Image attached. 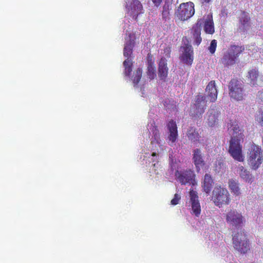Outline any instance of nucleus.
Returning <instances> with one entry per match:
<instances>
[{
    "mask_svg": "<svg viewBox=\"0 0 263 263\" xmlns=\"http://www.w3.org/2000/svg\"><path fill=\"white\" fill-rule=\"evenodd\" d=\"M146 60H147V66L154 65V60L153 59V55L151 53H148L147 54Z\"/></svg>",
    "mask_w": 263,
    "mask_h": 263,
    "instance_id": "72a5a7b5",
    "label": "nucleus"
},
{
    "mask_svg": "<svg viewBox=\"0 0 263 263\" xmlns=\"http://www.w3.org/2000/svg\"><path fill=\"white\" fill-rule=\"evenodd\" d=\"M167 126L169 130L168 143L170 145L172 146L178 138L177 127L176 122L173 120H170L167 123Z\"/></svg>",
    "mask_w": 263,
    "mask_h": 263,
    "instance_id": "2eb2a0df",
    "label": "nucleus"
},
{
    "mask_svg": "<svg viewBox=\"0 0 263 263\" xmlns=\"http://www.w3.org/2000/svg\"><path fill=\"white\" fill-rule=\"evenodd\" d=\"M248 163L252 169L257 170L262 162L263 151L260 146L253 143L248 152Z\"/></svg>",
    "mask_w": 263,
    "mask_h": 263,
    "instance_id": "7ed1b4c3",
    "label": "nucleus"
},
{
    "mask_svg": "<svg viewBox=\"0 0 263 263\" xmlns=\"http://www.w3.org/2000/svg\"><path fill=\"white\" fill-rule=\"evenodd\" d=\"M195 13L194 4L192 2L182 3L177 11V16L181 21H186L191 18Z\"/></svg>",
    "mask_w": 263,
    "mask_h": 263,
    "instance_id": "6e6552de",
    "label": "nucleus"
},
{
    "mask_svg": "<svg viewBox=\"0 0 263 263\" xmlns=\"http://www.w3.org/2000/svg\"><path fill=\"white\" fill-rule=\"evenodd\" d=\"M228 186L231 193L235 196H238L241 194L240 188L239 183L236 180L230 179L228 182Z\"/></svg>",
    "mask_w": 263,
    "mask_h": 263,
    "instance_id": "a878e982",
    "label": "nucleus"
},
{
    "mask_svg": "<svg viewBox=\"0 0 263 263\" xmlns=\"http://www.w3.org/2000/svg\"><path fill=\"white\" fill-rule=\"evenodd\" d=\"M142 70L140 68H138L136 72L134 73L133 77V82L134 86H137L140 82L142 77Z\"/></svg>",
    "mask_w": 263,
    "mask_h": 263,
    "instance_id": "c756f323",
    "label": "nucleus"
},
{
    "mask_svg": "<svg viewBox=\"0 0 263 263\" xmlns=\"http://www.w3.org/2000/svg\"><path fill=\"white\" fill-rule=\"evenodd\" d=\"M192 159L197 171H199L200 167L205 164L201 152L199 148H196L193 151Z\"/></svg>",
    "mask_w": 263,
    "mask_h": 263,
    "instance_id": "aec40b11",
    "label": "nucleus"
},
{
    "mask_svg": "<svg viewBox=\"0 0 263 263\" xmlns=\"http://www.w3.org/2000/svg\"><path fill=\"white\" fill-rule=\"evenodd\" d=\"M123 66L124 67V74L129 77L132 71L133 62L132 59L127 58L123 62Z\"/></svg>",
    "mask_w": 263,
    "mask_h": 263,
    "instance_id": "c85d7f7f",
    "label": "nucleus"
},
{
    "mask_svg": "<svg viewBox=\"0 0 263 263\" xmlns=\"http://www.w3.org/2000/svg\"><path fill=\"white\" fill-rule=\"evenodd\" d=\"M256 99L259 103L263 104V89L258 92Z\"/></svg>",
    "mask_w": 263,
    "mask_h": 263,
    "instance_id": "f704fd0d",
    "label": "nucleus"
},
{
    "mask_svg": "<svg viewBox=\"0 0 263 263\" xmlns=\"http://www.w3.org/2000/svg\"><path fill=\"white\" fill-rule=\"evenodd\" d=\"M206 97L209 99L211 102H215L217 98V90L216 87L215 81H211L205 88Z\"/></svg>",
    "mask_w": 263,
    "mask_h": 263,
    "instance_id": "6ab92c4d",
    "label": "nucleus"
},
{
    "mask_svg": "<svg viewBox=\"0 0 263 263\" xmlns=\"http://www.w3.org/2000/svg\"><path fill=\"white\" fill-rule=\"evenodd\" d=\"M239 175L246 182L251 183L253 180V177L249 171L245 168L243 166H239Z\"/></svg>",
    "mask_w": 263,
    "mask_h": 263,
    "instance_id": "393cba45",
    "label": "nucleus"
},
{
    "mask_svg": "<svg viewBox=\"0 0 263 263\" xmlns=\"http://www.w3.org/2000/svg\"><path fill=\"white\" fill-rule=\"evenodd\" d=\"M128 10L131 12V14L137 16L143 13V6L139 0H132V2L128 6Z\"/></svg>",
    "mask_w": 263,
    "mask_h": 263,
    "instance_id": "5701e85b",
    "label": "nucleus"
},
{
    "mask_svg": "<svg viewBox=\"0 0 263 263\" xmlns=\"http://www.w3.org/2000/svg\"><path fill=\"white\" fill-rule=\"evenodd\" d=\"M198 20H201L202 21V25L203 24V29L206 33L209 34L214 33V24L212 14H208L206 16H204L202 18H198Z\"/></svg>",
    "mask_w": 263,
    "mask_h": 263,
    "instance_id": "4468645a",
    "label": "nucleus"
},
{
    "mask_svg": "<svg viewBox=\"0 0 263 263\" xmlns=\"http://www.w3.org/2000/svg\"><path fill=\"white\" fill-rule=\"evenodd\" d=\"M170 9V5L168 3H165L162 7V10L161 11L162 20L164 23L168 22L171 20Z\"/></svg>",
    "mask_w": 263,
    "mask_h": 263,
    "instance_id": "bb28decb",
    "label": "nucleus"
},
{
    "mask_svg": "<svg viewBox=\"0 0 263 263\" xmlns=\"http://www.w3.org/2000/svg\"><path fill=\"white\" fill-rule=\"evenodd\" d=\"M146 73L149 79L153 80L156 77V70L154 65L147 66Z\"/></svg>",
    "mask_w": 263,
    "mask_h": 263,
    "instance_id": "7c9ffc66",
    "label": "nucleus"
},
{
    "mask_svg": "<svg viewBox=\"0 0 263 263\" xmlns=\"http://www.w3.org/2000/svg\"><path fill=\"white\" fill-rule=\"evenodd\" d=\"M190 203L191 204V214L198 217L201 214V206L198 199V196L196 191L191 190L189 193Z\"/></svg>",
    "mask_w": 263,
    "mask_h": 263,
    "instance_id": "f8f14e48",
    "label": "nucleus"
},
{
    "mask_svg": "<svg viewBox=\"0 0 263 263\" xmlns=\"http://www.w3.org/2000/svg\"><path fill=\"white\" fill-rule=\"evenodd\" d=\"M245 50L243 46L231 45L228 50L223 53L220 62L224 66H229L234 65L240 54Z\"/></svg>",
    "mask_w": 263,
    "mask_h": 263,
    "instance_id": "f03ea898",
    "label": "nucleus"
},
{
    "mask_svg": "<svg viewBox=\"0 0 263 263\" xmlns=\"http://www.w3.org/2000/svg\"><path fill=\"white\" fill-rule=\"evenodd\" d=\"M135 39L134 34H129V39L126 41L123 49V55L126 58L131 59L133 48L135 45Z\"/></svg>",
    "mask_w": 263,
    "mask_h": 263,
    "instance_id": "a211bd4d",
    "label": "nucleus"
},
{
    "mask_svg": "<svg viewBox=\"0 0 263 263\" xmlns=\"http://www.w3.org/2000/svg\"><path fill=\"white\" fill-rule=\"evenodd\" d=\"M227 222L230 224L236 227L242 226L244 218L241 213L236 210H230L226 215Z\"/></svg>",
    "mask_w": 263,
    "mask_h": 263,
    "instance_id": "9d476101",
    "label": "nucleus"
},
{
    "mask_svg": "<svg viewBox=\"0 0 263 263\" xmlns=\"http://www.w3.org/2000/svg\"><path fill=\"white\" fill-rule=\"evenodd\" d=\"M153 4L156 7H159L161 4L162 0H152Z\"/></svg>",
    "mask_w": 263,
    "mask_h": 263,
    "instance_id": "e433bc0d",
    "label": "nucleus"
},
{
    "mask_svg": "<svg viewBox=\"0 0 263 263\" xmlns=\"http://www.w3.org/2000/svg\"><path fill=\"white\" fill-rule=\"evenodd\" d=\"M156 155H157V154L156 153H153L152 154V156H156Z\"/></svg>",
    "mask_w": 263,
    "mask_h": 263,
    "instance_id": "58836bf2",
    "label": "nucleus"
},
{
    "mask_svg": "<svg viewBox=\"0 0 263 263\" xmlns=\"http://www.w3.org/2000/svg\"><path fill=\"white\" fill-rule=\"evenodd\" d=\"M217 47V41L216 40H213L211 42L210 46L209 47V50L211 54L215 53Z\"/></svg>",
    "mask_w": 263,
    "mask_h": 263,
    "instance_id": "2f4dec72",
    "label": "nucleus"
},
{
    "mask_svg": "<svg viewBox=\"0 0 263 263\" xmlns=\"http://www.w3.org/2000/svg\"><path fill=\"white\" fill-rule=\"evenodd\" d=\"M220 116V112L219 111L211 108L208 112V125L210 127H213L217 125Z\"/></svg>",
    "mask_w": 263,
    "mask_h": 263,
    "instance_id": "412c9836",
    "label": "nucleus"
},
{
    "mask_svg": "<svg viewBox=\"0 0 263 263\" xmlns=\"http://www.w3.org/2000/svg\"><path fill=\"white\" fill-rule=\"evenodd\" d=\"M249 84L252 86L260 85L263 82V76L259 75L258 70L252 69L250 70L247 75Z\"/></svg>",
    "mask_w": 263,
    "mask_h": 263,
    "instance_id": "ddd939ff",
    "label": "nucleus"
},
{
    "mask_svg": "<svg viewBox=\"0 0 263 263\" xmlns=\"http://www.w3.org/2000/svg\"><path fill=\"white\" fill-rule=\"evenodd\" d=\"M171 51V47H166L164 49V53H167V54H166V55H167V57H170V52Z\"/></svg>",
    "mask_w": 263,
    "mask_h": 263,
    "instance_id": "4c0bfd02",
    "label": "nucleus"
},
{
    "mask_svg": "<svg viewBox=\"0 0 263 263\" xmlns=\"http://www.w3.org/2000/svg\"><path fill=\"white\" fill-rule=\"evenodd\" d=\"M168 73V68L167 64V60L164 58H162L158 63V77L160 80L166 82Z\"/></svg>",
    "mask_w": 263,
    "mask_h": 263,
    "instance_id": "dca6fc26",
    "label": "nucleus"
},
{
    "mask_svg": "<svg viewBox=\"0 0 263 263\" xmlns=\"http://www.w3.org/2000/svg\"><path fill=\"white\" fill-rule=\"evenodd\" d=\"M206 107L205 97L201 95H197L195 97L194 103L191 108V116L195 118L201 117L204 112Z\"/></svg>",
    "mask_w": 263,
    "mask_h": 263,
    "instance_id": "39448f33",
    "label": "nucleus"
},
{
    "mask_svg": "<svg viewBox=\"0 0 263 263\" xmlns=\"http://www.w3.org/2000/svg\"><path fill=\"white\" fill-rule=\"evenodd\" d=\"M211 198L215 205L219 208L229 204L231 200L228 190L220 185H216L214 187Z\"/></svg>",
    "mask_w": 263,
    "mask_h": 263,
    "instance_id": "20e7f679",
    "label": "nucleus"
},
{
    "mask_svg": "<svg viewBox=\"0 0 263 263\" xmlns=\"http://www.w3.org/2000/svg\"><path fill=\"white\" fill-rule=\"evenodd\" d=\"M234 248L239 252L246 253L250 250L249 241L244 232L237 233L233 237Z\"/></svg>",
    "mask_w": 263,
    "mask_h": 263,
    "instance_id": "423d86ee",
    "label": "nucleus"
},
{
    "mask_svg": "<svg viewBox=\"0 0 263 263\" xmlns=\"http://www.w3.org/2000/svg\"><path fill=\"white\" fill-rule=\"evenodd\" d=\"M182 53L180 55V60L184 63L188 65H191L194 60V51L192 46L186 44L182 47Z\"/></svg>",
    "mask_w": 263,
    "mask_h": 263,
    "instance_id": "9b49d317",
    "label": "nucleus"
},
{
    "mask_svg": "<svg viewBox=\"0 0 263 263\" xmlns=\"http://www.w3.org/2000/svg\"><path fill=\"white\" fill-rule=\"evenodd\" d=\"M213 184L214 180L211 175L209 174H205L201 184L203 191L206 194H209L213 188Z\"/></svg>",
    "mask_w": 263,
    "mask_h": 263,
    "instance_id": "4be33fe9",
    "label": "nucleus"
},
{
    "mask_svg": "<svg viewBox=\"0 0 263 263\" xmlns=\"http://www.w3.org/2000/svg\"><path fill=\"white\" fill-rule=\"evenodd\" d=\"M181 199V197L178 194H175L174 198L171 200V204L176 205L178 204L179 200Z\"/></svg>",
    "mask_w": 263,
    "mask_h": 263,
    "instance_id": "473e14b6",
    "label": "nucleus"
},
{
    "mask_svg": "<svg viewBox=\"0 0 263 263\" xmlns=\"http://www.w3.org/2000/svg\"><path fill=\"white\" fill-rule=\"evenodd\" d=\"M239 22L241 25L240 31L244 32L246 28L250 26V18L245 11H240L239 14Z\"/></svg>",
    "mask_w": 263,
    "mask_h": 263,
    "instance_id": "b1692460",
    "label": "nucleus"
},
{
    "mask_svg": "<svg viewBox=\"0 0 263 263\" xmlns=\"http://www.w3.org/2000/svg\"><path fill=\"white\" fill-rule=\"evenodd\" d=\"M187 136L190 140L194 142H197L199 140V134L195 128L190 127L188 129Z\"/></svg>",
    "mask_w": 263,
    "mask_h": 263,
    "instance_id": "cd10ccee",
    "label": "nucleus"
},
{
    "mask_svg": "<svg viewBox=\"0 0 263 263\" xmlns=\"http://www.w3.org/2000/svg\"><path fill=\"white\" fill-rule=\"evenodd\" d=\"M232 126L233 132L230 140L228 152L235 160L243 162L244 156L242 154V146L241 145L244 139L243 131L237 124L232 125L231 127Z\"/></svg>",
    "mask_w": 263,
    "mask_h": 263,
    "instance_id": "f257e3e1",
    "label": "nucleus"
},
{
    "mask_svg": "<svg viewBox=\"0 0 263 263\" xmlns=\"http://www.w3.org/2000/svg\"><path fill=\"white\" fill-rule=\"evenodd\" d=\"M175 176L181 184L190 183L195 185L196 184L195 175L191 170L180 171L177 170L175 172Z\"/></svg>",
    "mask_w": 263,
    "mask_h": 263,
    "instance_id": "1a4fd4ad",
    "label": "nucleus"
},
{
    "mask_svg": "<svg viewBox=\"0 0 263 263\" xmlns=\"http://www.w3.org/2000/svg\"><path fill=\"white\" fill-rule=\"evenodd\" d=\"M256 120L261 125L263 126V112H261L257 117Z\"/></svg>",
    "mask_w": 263,
    "mask_h": 263,
    "instance_id": "c9c22d12",
    "label": "nucleus"
},
{
    "mask_svg": "<svg viewBox=\"0 0 263 263\" xmlns=\"http://www.w3.org/2000/svg\"><path fill=\"white\" fill-rule=\"evenodd\" d=\"M202 21L201 20H197L196 23L193 26L191 29V33L194 40V43L199 45L202 41L201 37V30Z\"/></svg>",
    "mask_w": 263,
    "mask_h": 263,
    "instance_id": "f3484780",
    "label": "nucleus"
},
{
    "mask_svg": "<svg viewBox=\"0 0 263 263\" xmlns=\"http://www.w3.org/2000/svg\"><path fill=\"white\" fill-rule=\"evenodd\" d=\"M229 95L231 98L237 101H242L245 96L242 84L236 79H232L229 85Z\"/></svg>",
    "mask_w": 263,
    "mask_h": 263,
    "instance_id": "0eeeda50",
    "label": "nucleus"
}]
</instances>
